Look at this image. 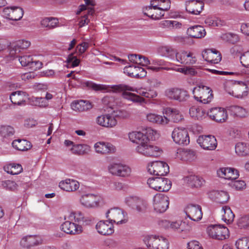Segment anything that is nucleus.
Returning a JSON list of instances; mask_svg holds the SVG:
<instances>
[{
    "mask_svg": "<svg viewBox=\"0 0 249 249\" xmlns=\"http://www.w3.org/2000/svg\"><path fill=\"white\" fill-rule=\"evenodd\" d=\"M129 138L131 141L138 144L136 149L139 154L147 157H158L161 153L160 148L149 144V139L141 132L130 133Z\"/></svg>",
    "mask_w": 249,
    "mask_h": 249,
    "instance_id": "1",
    "label": "nucleus"
},
{
    "mask_svg": "<svg viewBox=\"0 0 249 249\" xmlns=\"http://www.w3.org/2000/svg\"><path fill=\"white\" fill-rule=\"evenodd\" d=\"M224 89L228 94L238 98L245 97L249 93L248 86L241 81H227L224 84Z\"/></svg>",
    "mask_w": 249,
    "mask_h": 249,
    "instance_id": "2",
    "label": "nucleus"
},
{
    "mask_svg": "<svg viewBox=\"0 0 249 249\" xmlns=\"http://www.w3.org/2000/svg\"><path fill=\"white\" fill-rule=\"evenodd\" d=\"M212 92L209 87L203 85L197 86L193 91L195 99L203 104H208L211 101L213 98Z\"/></svg>",
    "mask_w": 249,
    "mask_h": 249,
    "instance_id": "3",
    "label": "nucleus"
},
{
    "mask_svg": "<svg viewBox=\"0 0 249 249\" xmlns=\"http://www.w3.org/2000/svg\"><path fill=\"white\" fill-rule=\"evenodd\" d=\"M144 243L149 249H168L169 242L162 236L150 235L144 239Z\"/></svg>",
    "mask_w": 249,
    "mask_h": 249,
    "instance_id": "4",
    "label": "nucleus"
},
{
    "mask_svg": "<svg viewBox=\"0 0 249 249\" xmlns=\"http://www.w3.org/2000/svg\"><path fill=\"white\" fill-rule=\"evenodd\" d=\"M111 88L116 91H123L122 95L124 98L132 101L137 104L142 105L146 103L145 100L141 96L127 91V90L134 91L132 87L126 85H120L114 86Z\"/></svg>",
    "mask_w": 249,
    "mask_h": 249,
    "instance_id": "5",
    "label": "nucleus"
},
{
    "mask_svg": "<svg viewBox=\"0 0 249 249\" xmlns=\"http://www.w3.org/2000/svg\"><path fill=\"white\" fill-rule=\"evenodd\" d=\"M207 232L210 237L216 240H222L229 237L228 229L220 225H211L208 226Z\"/></svg>",
    "mask_w": 249,
    "mask_h": 249,
    "instance_id": "6",
    "label": "nucleus"
},
{
    "mask_svg": "<svg viewBox=\"0 0 249 249\" xmlns=\"http://www.w3.org/2000/svg\"><path fill=\"white\" fill-rule=\"evenodd\" d=\"M149 186L159 192H167L171 187L172 183L165 178H151L147 180Z\"/></svg>",
    "mask_w": 249,
    "mask_h": 249,
    "instance_id": "7",
    "label": "nucleus"
},
{
    "mask_svg": "<svg viewBox=\"0 0 249 249\" xmlns=\"http://www.w3.org/2000/svg\"><path fill=\"white\" fill-rule=\"evenodd\" d=\"M159 225L161 228L171 230L178 233L189 231V226L185 222L181 221L171 222L167 220H161L159 222Z\"/></svg>",
    "mask_w": 249,
    "mask_h": 249,
    "instance_id": "8",
    "label": "nucleus"
},
{
    "mask_svg": "<svg viewBox=\"0 0 249 249\" xmlns=\"http://www.w3.org/2000/svg\"><path fill=\"white\" fill-rule=\"evenodd\" d=\"M169 197L164 194H157L153 199V207L155 212L159 213H164L168 208Z\"/></svg>",
    "mask_w": 249,
    "mask_h": 249,
    "instance_id": "9",
    "label": "nucleus"
},
{
    "mask_svg": "<svg viewBox=\"0 0 249 249\" xmlns=\"http://www.w3.org/2000/svg\"><path fill=\"white\" fill-rule=\"evenodd\" d=\"M148 171L151 174L155 176H163L169 173V167L166 162L156 161L151 162L148 165Z\"/></svg>",
    "mask_w": 249,
    "mask_h": 249,
    "instance_id": "10",
    "label": "nucleus"
},
{
    "mask_svg": "<svg viewBox=\"0 0 249 249\" xmlns=\"http://www.w3.org/2000/svg\"><path fill=\"white\" fill-rule=\"evenodd\" d=\"M108 170L113 175L124 178L130 176L131 173V170L128 166L117 163L110 164Z\"/></svg>",
    "mask_w": 249,
    "mask_h": 249,
    "instance_id": "11",
    "label": "nucleus"
},
{
    "mask_svg": "<svg viewBox=\"0 0 249 249\" xmlns=\"http://www.w3.org/2000/svg\"><path fill=\"white\" fill-rule=\"evenodd\" d=\"M106 218L112 224H119L126 222L124 211L118 208H111L106 213Z\"/></svg>",
    "mask_w": 249,
    "mask_h": 249,
    "instance_id": "12",
    "label": "nucleus"
},
{
    "mask_svg": "<svg viewBox=\"0 0 249 249\" xmlns=\"http://www.w3.org/2000/svg\"><path fill=\"white\" fill-rule=\"evenodd\" d=\"M174 141L179 144L187 145L190 142L188 131L184 128H176L172 132Z\"/></svg>",
    "mask_w": 249,
    "mask_h": 249,
    "instance_id": "13",
    "label": "nucleus"
},
{
    "mask_svg": "<svg viewBox=\"0 0 249 249\" xmlns=\"http://www.w3.org/2000/svg\"><path fill=\"white\" fill-rule=\"evenodd\" d=\"M151 4L142 8L143 14L153 20H159L161 19L165 14L166 10L161 9V8L158 6H154Z\"/></svg>",
    "mask_w": 249,
    "mask_h": 249,
    "instance_id": "14",
    "label": "nucleus"
},
{
    "mask_svg": "<svg viewBox=\"0 0 249 249\" xmlns=\"http://www.w3.org/2000/svg\"><path fill=\"white\" fill-rule=\"evenodd\" d=\"M197 142L204 149L208 150H214L217 146L215 138L212 135H202L198 137Z\"/></svg>",
    "mask_w": 249,
    "mask_h": 249,
    "instance_id": "15",
    "label": "nucleus"
},
{
    "mask_svg": "<svg viewBox=\"0 0 249 249\" xmlns=\"http://www.w3.org/2000/svg\"><path fill=\"white\" fill-rule=\"evenodd\" d=\"M165 94L167 98L179 102L185 101L189 97L188 92L186 90L178 88L167 89L166 90Z\"/></svg>",
    "mask_w": 249,
    "mask_h": 249,
    "instance_id": "16",
    "label": "nucleus"
},
{
    "mask_svg": "<svg viewBox=\"0 0 249 249\" xmlns=\"http://www.w3.org/2000/svg\"><path fill=\"white\" fill-rule=\"evenodd\" d=\"M23 10L19 7H7L3 10V16L12 20H20L23 16Z\"/></svg>",
    "mask_w": 249,
    "mask_h": 249,
    "instance_id": "17",
    "label": "nucleus"
},
{
    "mask_svg": "<svg viewBox=\"0 0 249 249\" xmlns=\"http://www.w3.org/2000/svg\"><path fill=\"white\" fill-rule=\"evenodd\" d=\"M188 217L194 221L200 220L202 217L200 206L196 204H189L184 210Z\"/></svg>",
    "mask_w": 249,
    "mask_h": 249,
    "instance_id": "18",
    "label": "nucleus"
},
{
    "mask_svg": "<svg viewBox=\"0 0 249 249\" xmlns=\"http://www.w3.org/2000/svg\"><path fill=\"white\" fill-rule=\"evenodd\" d=\"M176 59L177 62L183 65H193L196 61L192 53L182 50L176 53Z\"/></svg>",
    "mask_w": 249,
    "mask_h": 249,
    "instance_id": "19",
    "label": "nucleus"
},
{
    "mask_svg": "<svg viewBox=\"0 0 249 249\" xmlns=\"http://www.w3.org/2000/svg\"><path fill=\"white\" fill-rule=\"evenodd\" d=\"M97 123L102 126L112 128L116 125L117 121L114 118L111 111L110 113L98 116L97 118Z\"/></svg>",
    "mask_w": 249,
    "mask_h": 249,
    "instance_id": "20",
    "label": "nucleus"
},
{
    "mask_svg": "<svg viewBox=\"0 0 249 249\" xmlns=\"http://www.w3.org/2000/svg\"><path fill=\"white\" fill-rule=\"evenodd\" d=\"M202 56L205 61L213 64L218 63L222 58L220 53L215 49L205 50L202 52Z\"/></svg>",
    "mask_w": 249,
    "mask_h": 249,
    "instance_id": "21",
    "label": "nucleus"
},
{
    "mask_svg": "<svg viewBox=\"0 0 249 249\" xmlns=\"http://www.w3.org/2000/svg\"><path fill=\"white\" fill-rule=\"evenodd\" d=\"M124 72L128 76L135 77H143L146 75V71L142 67L135 65L126 66L124 69Z\"/></svg>",
    "mask_w": 249,
    "mask_h": 249,
    "instance_id": "22",
    "label": "nucleus"
},
{
    "mask_svg": "<svg viewBox=\"0 0 249 249\" xmlns=\"http://www.w3.org/2000/svg\"><path fill=\"white\" fill-rule=\"evenodd\" d=\"M126 202L129 207L139 212L145 211L147 208L146 202L137 197H129L126 199Z\"/></svg>",
    "mask_w": 249,
    "mask_h": 249,
    "instance_id": "23",
    "label": "nucleus"
},
{
    "mask_svg": "<svg viewBox=\"0 0 249 249\" xmlns=\"http://www.w3.org/2000/svg\"><path fill=\"white\" fill-rule=\"evenodd\" d=\"M99 233L104 235H111L114 232L113 224L108 220H101L96 225Z\"/></svg>",
    "mask_w": 249,
    "mask_h": 249,
    "instance_id": "24",
    "label": "nucleus"
},
{
    "mask_svg": "<svg viewBox=\"0 0 249 249\" xmlns=\"http://www.w3.org/2000/svg\"><path fill=\"white\" fill-rule=\"evenodd\" d=\"M203 7L204 3L200 0H191L186 2V10L193 15L199 14L203 10Z\"/></svg>",
    "mask_w": 249,
    "mask_h": 249,
    "instance_id": "25",
    "label": "nucleus"
},
{
    "mask_svg": "<svg viewBox=\"0 0 249 249\" xmlns=\"http://www.w3.org/2000/svg\"><path fill=\"white\" fill-rule=\"evenodd\" d=\"M61 229L64 232L69 234H78L82 232V227L73 222L66 221L61 226Z\"/></svg>",
    "mask_w": 249,
    "mask_h": 249,
    "instance_id": "26",
    "label": "nucleus"
},
{
    "mask_svg": "<svg viewBox=\"0 0 249 249\" xmlns=\"http://www.w3.org/2000/svg\"><path fill=\"white\" fill-rule=\"evenodd\" d=\"M217 173L219 177L226 179L235 180L239 176L238 171L232 168H222Z\"/></svg>",
    "mask_w": 249,
    "mask_h": 249,
    "instance_id": "27",
    "label": "nucleus"
},
{
    "mask_svg": "<svg viewBox=\"0 0 249 249\" xmlns=\"http://www.w3.org/2000/svg\"><path fill=\"white\" fill-rule=\"evenodd\" d=\"M175 158L183 161H192L196 158V153L194 151L187 149H178Z\"/></svg>",
    "mask_w": 249,
    "mask_h": 249,
    "instance_id": "28",
    "label": "nucleus"
},
{
    "mask_svg": "<svg viewBox=\"0 0 249 249\" xmlns=\"http://www.w3.org/2000/svg\"><path fill=\"white\" fill-rule=\"evenodd\" d=\"M94 148L96 152L103 154L114 153L116 148L114 145L110 143L98 142L94 144Z\"/></svg>",
    "mask_w": 249,
    "mask_h": 249,
    "instance_id": "29",
    "label": "nucleus"
},
{
    "mask_svg": "<svg viewBox=\"0 0 249 249\" xmlns=\"http://www.w3.org/2000/svg\"><path fill=\"white\" fill-rule=\"evenodd\" d=\"M27 94L22 91H16L13 92L10 96V99L11 102L14 105H25V101L27 99Z\"/></svg>",
    "mask_w": 249,
    "mask_h": 249,
    "instance_id": "30",
    "label": "nucleus"
},
{
    "mask_svg": "<svg viewBox=\"0 0 249 249\" xmlns=\"http://www.w3.org/2000/svg\"><path fill=\"white\" fill-rule=\"evenodd\" d=\"M207 115L216 122L222 123L227 119L228 113L227 110H210Z\"/></svg>",
    "mask_w": 249,
    "mask_h": 249,
    "instance_id": "31",
    "label": "nucleus"
},
{
    "mask_svg": "<svg viewBox=\"0 0 249 249\" xmlns=\"http://www.w3.org/2000/svg\"><path fill=\"white\" fill-rule=\"evenodd\" d=\"M187 35L195 38H201L206 35L205 29L201 26L195 25L189 28L187 30Z\"/></svg>",
    "mask_w": 249,
    "mask_h": 249,
    "instance_id": "32",
    "label": "nucleus"
},
{
    "mask_svg": "<svg viewBox=\"0 0 249 249\" xmlns=\"http://www.w3.org/2000/svg\"><path fill=\"white\" fill-rule=\"evenodd\" d=\"M59 187L62 190L67 191H74L79 188V182L75 180L66 179L61 181L59 184Z\"/></svg>",
    "mask_w": 249,
    "mask_h": 249,
    "instance_id": "33",
    "label": "nucleus"
},
{
    "mask_svg": "<svg viewBox=\"0 0 249 249\" xmlns=\"http://www.w3.org/2000/svg\"><path fill=\"white\" fill-rule=\"evenodd\" d=\"M210 196L219 203H226L230 198L228 192L224 191H213L210 193Z\"/></svg>",
    "mask_w": 249,
    "mask_h": 249,
    "instance_id": "34",
    "label": "nucleus"
},
{
    "mask_svg": "<svg viewBox=\"0 0 249 249\" xmlns=\"http://www.w3.org/2000/svg\"><path fill=\"white\" fill-rule=\"evenodd\" d=\"M154 66H149L148 69L154 71H160L161 70L170 71L174 70L173 68H170L167 66V62L162 59H156L152 61Z\"/></svg>",
    "mask_w": 249,
    "mask_h": 249,
    "instance_id": "35",
    "label": "nucleus"
},
{
    "mask_svg": "<svg viewBox=\"0 0 249 249\" xmlns=\"http://www.w3.org/2000/svg\"><path fill=\"white\" fill-rule=\"evenodd\" d=\"M31 45L30 41L24 39L19 40L14 43L11 46V53L16 54L20 52L21 50L28 48Z\"/></svg>",
    "mask_w": 249,
    "mask_h": 249,
    "instance_id": "36",
    "label": "nucleus"
},
{
    "mask_svg": "<svg viewBox=\"0 0 249 249\" xmlns=\"http://www.w3.org/2000/svg\"><path fill=\"white\" fill-rule=\"evenodd\" d=\"M80 201L83 205L91 208L97 205V197L93 194H86L82 196Z\"/></svg>",
    "mask_w": 249,
    "mask_h": 249,
    "instance_id": "37",
    "label": "nucleus"
},
{
    "mask_svg": "<svg viewBox=\"0 0 249 249\" xmlns=\"http://www.w3.org/2000/svg\"><path fill=\"white\" fill-rule=\"evenodd\" d=\"M147 120L152 123L165 125L169 123L167 117L155 113H149L146 116Z\"/></svg>",
    "mask_w": 249,
    "mask_h": 249,
    "instance_id": "38",
    "label": "nucleus"
},
{
    "mask_svg": "<svg viewBox=\"0 0 249 249\" xmlns=\"http://www.w3.org/2000/svg\"><path fill=\"white\" fill-rule=\"evenodd\" d=\"M13 147L19 151H27L32 147L31 143L26 140H15L12 142Z\"/></svg>",
    "mask_w": 249,
    "mask_h": 249,
    "instance_id": "39",
    "label": "nucleus"
},
{
    "mask_svg": "<svg viewBox=\"0 0 249 249\" xmlns=\"http://www.w3.org/2000/svg\"><path fill=\"white\" fill-rule=\"evenodd\" d=\"M165 114L167 119L174 123H178L183 119V115L179 110H166Z\"/></svg>",
    "mask_w": 249,
    "mask_h": 249,
    "instance_id": "40",
    "label": "nucleus"
},
{
    "mask_svg": "<svg viewBox=\"0 0 249 249\" xmlns=\"http://www.w3.org/2000/svg\"><path fill=\"white\" fill-rule=\"evenodd\" d=\"M184 180L192 187H201L205 182V180L202 178L195 175L186 177Z\"/></svg>",
    "mask_w": 249,
    "mask_h": 249,
    "instance_id": "41",
    "label": "nucleus"
},
{
    "mask_svg": "<svg viewBox=\"0 0 249 249\" xmlns=\"http://www.w3.org/2000/svg\"><path fill=\"white\" fill-rule=\"evenodd\" d=\"M71 107V109H91L93 107L90 102L83 100L74 101Z\"/></svg>",
    "mask_w": 249,
    "mask_h": 249,
    "instance_id": "42",
    "label": "nucleus"
},
{
    "mask_svg": "<svg viewBox=\"0 0 249 249\" xmlns=\"http://www.w3.org/2000/svg\"><path fill=\"white\" fill-rule=\"evenodd\" d=\"M71 150L74 154L84 155L90 151V147L85 144H75L73 145Z\"/></svg>",
    "mask_w": 249,
    "mask_h": 249,
    "instance_id": "43",
    "label": "nucleus"
},
{
    "mask_svg": "<svg viewBox=\"0 0 249 249\" xmlns=\"http://www.w3.org/2000/svg\"><path fill=\"white\" fill-rule=\"evenodd\" d=\"M221 38L223 40L232 44H235L239 42L240 40L238 35L232 33L223 34L221 36Z\"/></svg>",
    "mask_w": 249,
    "mask_h": 249,
    "instance_id": "44",
    "label": "nucleus"
},
{
    "mask_svg": "<svg viewBox=\"0 0 249 249\" xmlns=\"http://www.w3.org/2000/svg\"><path fill=\"white\" fill-rule=\"evenodd\" d=\"M222 211L223 213L222 220L227 224L231 223L233 221L234 214L231 208L228 206H224L222 208Z\"/></svg>",
    "mask_w": 249,
    "mask_h": 249,
    "instance_id": "45",
    "label": "nucleus"
},
{
    "mask_svg": "<svg viewBox=\"0 0 249 249\" xmlns=\"http://www.w3.org/2000/svg\"><path fill=\"white\" fill-rule=\"evenodd\" d=\"M235 152L239 156H245L249 154V144L238 142L235 145Z\"/></svg>",
    "mask_w": 249,
    "mask_h": 249,
    "instance_id": "46",
    "label": "nucleus"
},
{
    "mask_svg": "<svg viewBox=\"0 0 249 249\" xmlns=\"http://www.w3.org/2000/svg\"><path fill=\"white\" fill-rule=\"evenodd\" d=\"M160 53L162 56L174 59L176 57L177 51L172 48L168 46L162 47L160 49Z\"/></svg>",
    "mask_w": 249,
    "mask_h": 249,
    "instance_id": "47",
    "label": "nucleus"
},
{
    "mask_svg": "<svg viewBox=\"0 0 249 249\" xmlns=\"http://www.w3.org/2000/svg\"><path fill=\"white\" fill-rule=\"evenodd\" d=\"M205 23L213 27H221L226 25V22L218 18H208L205 19Z\"/></svg>",
    "mask_w": 249,
    "mask_h": 249,
    "instance_id": "48",
    "label": "nucleus"
},
{
    "mask_svg": "<svg viewBox=\"0 0 249 249\" xmlns=\"http://www.w3.org/2000/svg\"><path fill=\"white\" fill-rule=\"evenodd\" d=\"M58 23V19L53 18H46L41 21V24L42 26L48 28L49 29L55 28L57 26Z\"/></svg>",
    "mask_w": 249,
    "mask_h": 249,
    "instance_id": "49",
    "label": "nucleus"
},
{
    "mask_svg": "<svg viewBox=\"0 0 249 249\" xmlns=\"http://www.w3.org/2000/svg\"><path fill=\"white\" fill-rule=\"evenodd\" d=\"M150 3L154 6H158L161 8V9L168 10L171 6L170 0H151Z\"/></svg>",
    "mask_w": 249,
    "mask_h": 249,
    "instance_id": "50",
    "label": "nucleus"
},
{
    "mask_svg": "<svg viewBox=\"0 0 249 249\" xmlns=\"http://www.w3.org/2000/svg\"><path fill=\"white\" fill-rule=\"evenodd\" d=\"M159 26L162 28L172 29L174 27L180 28L181 24L177 21L166 20L160 21Z\"/></svg>",
    "mask_w": 249,
    "mask_h": 249,
    "instance_id": "51",
    "label": "nucleus"
},
{
    "mask_svg": "<svg viewBox=\"0 0 249 249\" xmlns=\"http://www.w3.org/2000/svg\"><path fill=\"white\" fill-rule=\"evenodd\" d=\"M20 244L24 248H30L36 244V237L34 236H28L23 237L21 241Z\"/></svg>",
    "mask_w": 249,
    "mask_h": 249,
    "instance_id": "52",
    "label": "nucleus"
},
{
    "mask_svg": "<svg viewBox=\"0 0 249 249\" xmlns=\"http://www.w3.org/2000/svg\"><path fill=\"white\" fill-rule=\"evenodd\" d=\"M94 13V10L92 8H88V14H85L81 17L78 23L79 27L81 28L88 24L89 19L88 18L89 15L92 16Z\"/></svg>",
    "mask_w": 249,
    "mask_h": 249,
    "instance_id": "53",
    "label": "nucleus"
},
{
    "mask_svg": "<svg viewBox=\"0 0 249 249\" xmlns=\"http://www.w3.org/2000/svg\"><path fill=\"white\" fill-rule=\"evenodd\" d=\"M86 85L87 87L91 88L95 91L107 90L108 91L110 90L109 86L105 85L97 84L89 81L87 82Z\"/></svg>",
    "mask_w": 249,
    "mask_h": 249,
    "instance_id": "54",
    "label": "nucleus"
},
{
    "mask_svg": "<svg viewBox=\"0 0 249 249\" xmlns=\"http://www.w3.org/2000/svg\"><path fill=\"white\" fill-rule=\"evenodd\" d=\"M191 117L195 120H202L206 115L204 110H189Z\"/></svg>",
    "mask_w": 249,
    "mask_h": 249,
    "instance_id": "55",
    "label": "nucleus"
},
{
    "mask_svg": "<svg viewBox=\"0 0 249 249\" xmlns=\"http://www.w3.org/2000/svg\"><path fill=\"white\" fill-rule=\"evenodd\" d=\"M114 118L126 119L130 117V113L127 110H113L111 111Z\"/></svg>",
    "mask_w": 249,
    "mask_h": 249,
    "instance_id": "56",
    "label": "nucleus"
},
{
    "mask_svg": "<svg viewBox=\"0 0 249 249\" xmlns=\"http://www.w3.org/2000/svg\"><path fill=\"white\" fill-rule=\"evenodd\" d=\"M74 54V53H71L68 56L67 62L69 67L74 68L78 66L80 63V60Z\"/></svg>",
    "mask_w": 249,
    "mask_h": 249,
    "instance_id": "57",
    "label": "nucleus"
},
{
    "mask_svg": "<svg viewBox=\"0 0 249 249\" xmlns=\"http://www.w3.org/2000/svg\"><path fill=\"white\" fill-rule=\"evenodd\" d=\"M230 116L238 119L246 117L248 115L247 110H228Z\"/></svg>",
    "mask_w": 249,
    "mask_h": 249,
    "instance_id": "58",
    "label": "nucleus"
},
{
    "mask_svg": "<svg viewBox=\"0 0 249 249\" xmlns=\"http://www.w3.org/2000/svg\"><path fill=\"white\" fill-rule=\"evenodd\" d=\"M236 246L237 249H249V238L238 239L236 242Z\"/></svg>",
    "mask_w": 249,
    "mask_h": 249,
    "instance_id": "59",
    "label": "nucleus"
},
{
    "mask_svg": "<svg viewBox=\"0 0 249 249\" xmlns=\"http://www.w3.org/2000/svg\"><path fill=\"white\" fill-rule=\"evenodd\" d=\"M32 101L35 106L40 107H46L48 105V101L43 97H32Z\"/></svg>",
    "mask_w": 249,
    "mask_h": 249,
    "instance_id": "60",
    "label": "nucleus"
},
{
    "mask_svg": "<svg viewBox=\"0 0 249 249\" xmlns=\"http://www.w3.org/2000/svg\"><path fill=\"white\" fill-rule=\"evenodd\" d=\"M138 93L141 96L144 97L146 98H154L157 96V93L156 91L153 89L149 90H140L138 91Z\"/></svg>",
    "mask_w": 249,
    "mask_h": 249,
    "instance_id": "61",
    "label": "nucleus"
},
{
    "mask_svg": "<svg viewBox=\"0 0 249 249\" xmlns=\"http://www.w3.org/2000/svg\"><path fill=\"white\" fill-rule=\"evenodd\" d=\"M14 133V128L10 126H3L0 128V134L3 137L12 136Z\"/></svg>",
    "mask_w": 249,
    "mask_h": 249,
    "instance_id": "62",
    "label": "nucleus"
},
{
    "mask_svg": "<svg viewBox=\"0 0 249 249\" xmlns=\"http://www.w3.org/2000/svg\"><path fill=\"white\" fill-rule=\"evenodd\" d=\"M7 172L12 175H17L20 173L22 170V168L20 164H12L8 167Z\"/></svg>",
    "mask_w": 249,
    "mask_h": 249,
    "instance_id": "63",
    "label": "nucleus"
},
{
    "mask_svg": "<svg viewBox=\"0 0 249 249\" xmlns=\"http://www.w3.org/2000/svg\"><path fill=\"white\" fill-rule=\"evenodd\" d=\"M237 225L241 229L249 228V215H245L240 218Z\"/></svg>",
    "mask_w": 249,
    "mask_h": 249,
    "instance_id": "64",
    "label": "nucleus"
}]
</instances>
